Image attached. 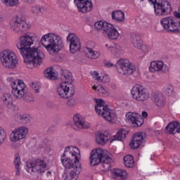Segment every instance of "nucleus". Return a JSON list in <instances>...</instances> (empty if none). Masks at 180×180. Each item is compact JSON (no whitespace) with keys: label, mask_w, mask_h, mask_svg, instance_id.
Instances as JSON below:
<instances>
[{"label":"nucleus","mask_w":180,"mask_h":180,"mask_svg":"<svg viewBox=\"0 0 180 180\" xmlns=\"http://www.w3.org/2000/svg\"><path fill=\"white\" fill-rule=\"evenodd\" d=\"M34 44L33 36L29 33L20 36L15 44L25 65L30 69L40 67L44 60V53L40 50V44Z\"/></svg>","instance_id":"obj_1"},{"label":"nucleus","mask_w":180,"mask_h":180,"mask_svg":"<svg viewBox=\"0 0 180 180\" xmlns=\"http://www.w3.org/2000/svg\"><path fill=\"white\" fill-rule=\"evenodd\" d=\"M79 160H81V151L78 147L70 146L65 148L63 154L60 156V162L65 169L69 170L63 174V180L78 179L82 171Z\"/></svg>","instance_id":"obj_2"},{"label":"nucleus","mask_w":180,"mask_h":180,"mask_svg":"<svg viewBox=\"0 0 180 180\" xmlns=\"http://www.w3.org/2000/svg\"><path fill=\"white\" fill-rule=\"evenodd\" d=\"M40 42L49 56H56L64 47L61 37L53 32H48L42 35Z\"/></svg>","instance_id":"obj_3"},{"label":"nucleus","mask_w":180,"mask_h":180,"mask_svg":"<svg viewBox=\"0 0 180 180\" xmlns=\"http://www.w3.org/2000/svg\"><path fill=\"white\" fill-rule=\"evenodd\" d=\"M95 111L100 117H103L110 123H115L117 121V115L116 112L106 105V103L102 98L95 99Z\"/></svg>","instance_id":"obj_4"},{"label":"nucleus","mask_w":180,"mask_h":180,"mask_svg":"<svg viewBox=\"0 0 180 180\" xmlns=\"http://www.w3.org/2000/svg\"><path fill=\"white\" fill-rule=\"evenodd\" d=\"M102 161H103L104 164H110L112 162V153L102 148H96L92 150L89 156L91 167H96Z\"/></svg>","instance_id":"obj_5"},{"label":"nucleus","mask_w":180,"mask_h":180,"mask_svg":"<svg viewBox=\"0 0 180 180\" xmlns=\"http://www.w3.org/2000/svg\"><path fill=\"white\" fill-rule=\"evenodd\" d=\"M104 65L108 68L115 67L117 72L121 75H131L136 72V66L127 58H120L115 65L111 62H105Z\"/></svg>","instance_id":"obj_6"},{"label":"nucleus","mask_w":180,"mask_h":180,"mask_svg":"<svg viewBox=\"0 0 180 180\" xmlns=\"http://www.w3.org/2000/svg\"><path fill=\"white\" fill-rule=\"evenodd\" d=\"M0 61L4 68L15 70L19 64L18 55L12 49H6L0 52Z\"/></svg>","instance_id":"obj_7"},{"label":"nucleus","mask_w":180,"mask_h":180,"mask_svg":"<svg viewBox=\"0 0 180 180\" xmlns=\"http://www.w3.org/2000/svg\"><path fill=\"white\" fill-rule=\"evenodd\" d=\"M150 5H153L155 16L163 17L171 15L172 5L167 0H148Z\"/></svg>","instance_id":"obj_8"},{"label":"nucleus","mask_w":180,"mask_h":180,"mask_svg":"<svg viewBox=\"0 0 180 180\" xmlns=\"http://www.w3.org/2000/svg\"><path fill=\"white\" fill-rule=\"evenodd\" d=\"M9 28L13 33L16 34H22L24 32H26L29 29V24L26 20H22L19 17L13 18L8 24Z\"/></svg>","instance_id":"obj_9"},{"label":"nucleus","mask_w":180,"mask_h":180,"mask_svg":"<svg viewBox=\"0 0 180 180\" xmlns=\"http://www.w3.org/2000/svg\"><path fill=\"white\" fill-rule=\"evenodd\" d=\"M25 169L29 174H44L47 171V163L44 160H37L35 162H28L26 164Z\"/></svg>","instance_id":"obj_10"},{"label":"nucleus","mask_w":180,"mask_h":180,"mask_svg":"<svg viewBox=\"0 0 180 180\" xmlns=\"http://www.w3.org/2000/svg\"><path fill=\"white\" fill-rule=\"evenodd\" d=\"M131 95L134 101L146 102L150 99V94L147 90L140 84H135L131 89Z\"/></svg>","instance_id":"obj_11"},{"label":"nucleus","mask_w":180,"mask_h":180,"mask_svg":"<svg viewBox=\"0 0 180 180\" xmlns=\"http://www.w3.org/2000/svg\"><path fill=\"white\" fill-rule=\"evenodd\" d=\"M27 134H29V128L27 127H18L11 131L9 135V140L11 143L15 144V143L25 140L27 137Z\"/></svg>","instance_id":"obj_12"},{"label":"nucleus","mask_w":180,"mask_h":180,"mask_svg":"<svg viewBox=\"0 0 180 180\" xmlns=\"http://www.w3.org/2000/svg\"><path fill=\"white\" fill-rule=\"evenodd\" d=\"M56 94L62 99H68L75 95V87L65 83H60L56 87Z\"/></svg>","instance_id":"obj_13"},{"label":"nucleus","mask_w":180,"mask_h":180,"mask_svg":"<svg viewBox=\"0 0 180 180\" xmlns=\"http://www.w3.org/2000/svg\"><path fill=\"white\" fill-rule=\"evenodd\" d=\"M148 71L150 74H157L162 72V74H167L169 72V66L161 60H152L148 66Z\"/></svg>","instance_id":"obj_14"},{"label":"nucleus","mask_w":180,"mask_h":180,"mask_svg":"<svg viewBox=\"0 0 180 180\" xmlns=\"http://www.w3.org/2000/svg\"><path fill=\"white\" fill-rule=\"evenodd\" d=\"M11 92L17 99H22L26 95V84L22 79H16L11 83Z\"/></svg>","instance_id":"obj_15"},{"label":"nucleus","mask_w":180,"mask_h":180,"mask_svg":"<svg viewBox=\"0 0 180 180\" xmlns=\"http://www.w3.org/2000/svg\"><path fill=\"white\" fill-rule=\"evenodd\" d=\"M67 42L69 44V50L72 54H75L81 50V39L77 34L70 33L67 37Z\"/></svg>","instance_id":"obj_16"},{"label":"nucleus","mask_w":180,"mask_h":180,"mask_svg":"<svg viewBox=\"0 0 180 180\" xmlns=\"http://www.w3.org/2000/svg\"><path fill=\"white\" fill-rule=\"evenodd\" d=\"M125 122L129 124H132L134 127H140L143 126L144 120L141 117V115L136 112H128L125 115Z\"/></svg>","instance_id":"obj_17"},{"label":"nucleus","mask_w":180,"mask_h":180,"mask_svg":"<svg viewBox=\"0 0 180 180\" xmlns=\"http://www.w3.org/2000/svg\"><path fill=\"white\" fill-rule=\"evenodd\" d=\"M95 141L98 146H106L108 143H113L112 136L105 131H98L95 134Z\"/></svg>","instance_id":"obj_18"},{"label":"nucleus","mask_w":180,"mask_h":180,"mask_svg":"<svg viewBox=\"0 0 180 180\" xmlns=\"http://www.w3.org/2000/svg\"><path fill=\"white\" fill-rule=\"evenodd\" d=\"M91 124L85 121V118L81 114H75L73 116L74 130H81L82 129H89Z\"/></svg>","instance_id":"obj_19"},{"label":"nucleus","mask_w":180,"mask_h":180,"mask_svg":"<svg viewBox=\"0 0 180 180\" xmlns=\"http://www.w3.org/2000/svg\"><path fill=\"white\" fill-rule=\"evenodd\" d=\"M78 12L82 13H88L91 12L94 8L92 0H75Z\"/></svg>","instance_id":"obj_20"},{"label":"nucleus","mask_w":180,"mask_h":180,"mask_svg":"<svg viewBox=\"0 0 180 180\" xmlns=\"http://www.w3.org/2000/svg\"><path fill=\"white\" fill-rule=\"evenodd\" d=\"M104 36L110 39V40H117L120 37V32L117 28L112 23L110 22L107 29L105 30Z\"/></svg>","instance_id":"obj_21"},{"label":"nucleus","mask_w":180,"mask_h":180,"mask_svg":"<svg viewBox=\"0 0 180 180\" xmlns=\"http://www.w3.org/2000/svg\"><path fill=\"white\" fill-rule=\"evenodd\" d=\"M143 141H144L143 134L141 132L136 133L133 135L129 147L132 150H136V148H139L143 144Z\"/></svg>","instance_id":"obj_22"},{"label":"nucleus","mask_w":180,"mask_h":180,"mask_svg":"<svg viewBox=\"0 0 180 180\" xmlns=\"http://www.w3.org/2000/svg\"><path fill=\"white\" fill-rule=\"evenodd\" d=\"M152 101H153L155 105L158 106V108H164L167 102L165 96H164L162 93L158 91L153 94Z\"/></svg>","instance_id":"obj_23"},{"label":"nucleus","mask_w":180,"mask_h":180,"mask_svg":"<svg viewBox=\"0 0 180 180\" xmlns=\"http://www.w3.org/2000/svg\"><path fill=\"white\" fill-rule=\"evenodd\" d=\"M127 134H129V130L126 128L120 129L117 133L111 136L113 141H124L126 140V137H127Z\"/></svg>","instance_id":"obj_24"},{"label":"nucleus","mask_w":180,"mask_h":180,"mask_svg":"<svg viewBox=\"0 0 180 180\" xmlns=\"http://www.w3.org/2000/svg\"><path fill=\"white\" fill-rule=\"evenodd\" d=\"M110 172L111 176L114 179H116L117 178H120L121 179L126 180L127 178H129V174L124 169H112L110 170Z\"/></svg>","instance_id":"obj_25"},{"label":"nucleus","mask_w":180,"mask_h":180,"mask_svg":"<svg viewBox=\"0 0 180 180\" xmlns=\"http://www.w3.org/2000/svg\"><path fill=\"white\" fill-rule=\"evenodd\" d=\"M132 44L136 47V49H139V50H142L144 53L148 51V46L144 44V42L139 36H135L133 37Z\"/></svg>","instance_id":"obj_26"},{"label":"nucleus","mask_w":180,"mask_h":180,"mask_svg":"<svg viewBox=\"0 0 180 180\" xmlns=\"http://www.w3.org/2000/svg\"><path fill=\"white\" fill-rule=\"evenodd\" d=\"M92 89L96 92L100 96H109L110 95V91L108 87H105L101 84H94L92 86Z\"/></svg>","instance_id":"obj_27"},{"label":"nucleus","mask_w":180,"mask_h":180,"mask_svg":"<svg viewBox=\"0 0 180 180\" xmlns=\"http://www.w3.org/2000/svg\"><path fill=\"white\" fill-rule=\"evenodd\" d=\"M166 133L169 134H175V133H180L179 123L176 121L170 122L165 129Z\"/></svg>","instance_id":"obj_28"},{"label":"nucleus","mask_w":180,"mask_h":180,"mask_svg":"<svg viewBox=\"0 0 180 180\" xmlns=\"http://www.w3.org/2000/svg\"><path fill=\"white\" fill-rule=\"evenodd\" d=\"M74 76H72V73L68 70H65L63 72V75L62 76V82L61 84H65L66 85H70V86H74Z\"/></svg>","instance_id":"obj_29"},{"label":"nucleus","mask_w":180,"mask_h":180,"mask_svg":"<svg viewBox=\"0 0 180 180\" xmlns=\"http://www.w3.org/2000/svg\"><path fill=\"white\" fill-rule=\"evenodd\" d=\"M111 18L112 20H115L118 23H122V22H124V19H126V15L124 12L117 10L112 12Z\"/></svg>","instance_id":"obj_30"},{"label":"nucleus","mask_w":180,"mask_h":180,"mask_svg":"<svg viewBox=\"0 0 180 180\" xmlns=\"http://www.w3.org/2000/svg\"><path fill=\"white\" fill-rule=\"evenodd\" d=\"M110 22H106L105 20H98L94 22V28L97 32H103L105 33V30L108 28L109 26Z\"/></svg>","instance_id":"obj_31"},{"label":"nucleus","mask_w":180,"mask_h":180,"mask_svg":"<svg viewBox=\"0 0 180 180\" xmlns=\"http://www.w3.org/2000/svg\"><path fill=\"white\" fill-rule=\"evenodd\" d=\"M86 56L91 60H96L101 57V53L97 51H94L91 48H86Z\"/></svg>","instance_id":"obj_32"},{"label":"nucleus","mask_w":180,"mask_h":180,"mask_svg":"<svg viewBox=\"0 0 180 180\" xmlns=\"http://www.w3.org/2000/svg\"><path fill=\"white\" fill-rule=\"evenodd\" d=\"M164 93L169 98H176V92H175V88L171 84H168L164 89Z\"/></svg>","instance_id":"obj_33"},{"label":"nucleus","mask_w":180,"mask_h":180,"mask_svg":"<svg viewBox=\"0 0 180 180\" xmlns=\"http://www.w3.org/2000/svg\"><path fill=\"white\" fill-rule=\"evenodd\" d=\"M124 53V48L120 44H115L114 50L112 52L113 58H119L122 54Z\"/></svg>","instance_id":"obj_34"},{"label":"nucleus","mask_w":180,"mask_h":180,"mask_svg":"<svg viewBox=\"0 0 180 180\" xmlns=\"http://www.w3.org/2000/svg\"><path fill=\"white\" fill-rule=\"evenodd\" d=\"M57 75H58V72H57L53 68H48L44 71V76L46 78H48V79H56Z\"/></svg>","instance_id":"obj_35"},{"label":"nucleus","mask_w":180,"mask_h":180,"mask_svg":"<svg viewBox=\"0 0 180 180\" xmlns=\"http://www.w3.org/2000/svg\"><path fill=\"white\" fill-rule=\"evenodd\" d=\"M124 164L127 168H133L136 165L134 158L131 155H126L124 157Z\"/></svg>","instance_id":"obj_36"},{"label":"nucleus","mask_w":180,"mask_h":180,"mask_svg":"<svg viewBox=\"0 0 180 180\" xmlns=\"http://www.w3.org/2000/svg\"><path fill=\"white\" fill-rule=\"evenodd\" d=\"M3 102L9 108L12 109L13 108V98H12V95L11 94H6L4 95L2 98Z\"/></svg>","instance_id":"obj_37"},{"label":"nucleus","mask_w":180,"mask_h":180,"mask_svg":"<svg viewBox=\"0 0 180 180\" xmlns=\"http://www.w3.org/2000/svg\"><path fill=\"white\" fill-rule=\"evenodd\" d=\"M1 2L3 5H5V6L13 8L20 5V0H1Z\"/></svg>","instance_id":"obj_38"},{"label":"nucleus","mask_w":180,"mask_h":180,"mask_svg":"<svg viewBox=\"0 0 180 180\" xmlns=\"http://www.w3.org/2000/svg\"><path fill=\"white\" fill-rule=\"evenodd\" d=\"M18 119L20 120L24 123H30L33 120V116L30 114H19L18 115Z\"/></svg>","instance_id":"obj_39"},{"label":"nucleus","mask_w":180,"mask_h":180,"mask_svg":"<svg viewBox=\"0 0 180 180\" xmlns=\"http://www.w3.org/2000/svg\"><path fill=\"white\" fill-rule=\"evenodd\" d=\"M14 165L16 169V174L19 175L20 169V156H19V155H15V156Z\"/></svg>","instance_id":"obj_40"},{"label":"nucleus","mask_w":180,"mask_h":180,"mask_svg":"<svg viewBox=\"0 0 180 180\" xmlns=\"http://www.w3.org/2000/svg\"><path fill=\"white\" fill-rule=\"evenodd\" d=\"M102 72L103 71H96V70H94L91 71L90 72L92 78H94V79H96V81H98V82H100L101 81V77H102Z\"/></svg>","instance_id":"obj_41"},{"label":"nucleus","mask_w":180,"mask_h":180,"mask_svg":"<svg viewBox=\"0 0 180 180\" xmlns=\"http://www.w3.org/2000/svg\"><path fill=\"white\" fill-rule=\"evenodd\" d=\"M30 86L31 88H32V89L34 90V92H36V94H39V92H40V88L41 86V84L39 82H32L30 84Z\"/></svg>","instance_id":"obj_42"},{"label":"nucleus","mask_w":180,"mask_h":180,"mask_svg":"<svg viewBox=\"0 0 180 180\" xmlns=\"http://www.w3.org/2000/svg\"><path fill=\"white\" fill-rule=\"evenodd\" d=\"M6 140V131L0 127V146Z\"/></svg>","instance_id":"obj_43"},{"label":"nucleus","mask_w":180,"mask_h":180,"mask_svg":"<svg viewBox=\"0 0 180 180\" xmlns=\"http://www.w3.org/2000/svg\"><path fill=\"white\" fill-rule=\"evenodd\" d=\"M109 81H110V78L109 77V76L106 73H105V72L103 71L102 73H101L100 82H103V84H106V82H109Z\"/></svg>","instance_id":"obj_44"},{"label":"nucleus","mask_w":180,"mask_h":180,"mask_svg":"<svg viewBox=\"0 0 180 180\" xmlns=\"http://www.w3.org/2000/svg\"><path fill=\"white\" fill-rule=\"evenodd\" d=\"M31 12L34 15H37V13H40V12H41V8L39 6H33L31 8Z\"/></svg>","instance_id":"obj_45"},{"label":"nucleus","mask_w":180,"mask_h":180,"mask_svg":"<svg viewBox=\"0 0 180 180\" xmlns=\"http://www.w3.org/2000/svg\"><path fill=\"white\" fill-rule=\"evenodd\" d=\"M104 48L105 49L106 51L111 53V56H113V51L115 50V46H113L110 44H105Z\"/></svg>","instance_id":"obj_46"},{"label":"nucleus","mask_w":180,"mask_h":180,"mask_svg":"<svg viewBox=\"0 0 180 180\" xmlns=\"http://www.w3.org/2000/svg\"><path fill=\"white\" fill-rule=\"evenodd\" d=\"M75 103H76L75 99H74V98H70L68 101V105L69 106H74V105H75Z\"/></svg>","instance_id":"obj_47"},{"label":"nucleus","mask_w":180,"mask_h":180,"mask_svg":"<svg viewBox=\"0 0 180 180\" xmlns=\"http://www.w3.org/2000/svg\"><path fill=\"white\" fill-rule=\"evenodd\" d=\"M25 101H27V102H33V97L30 95H28L25 98Z\"/></svg>","instance_id":"obj_48"},{"label":"nucleus","mask_w":180,"mask_h":180,"mask_svg":"<svg viewBox=\"0 0 180 180\" xmlns=\"http://www.w3.org/2000/svg\"><path fill=\"white\" fill-rule=\"evenodd\" d=\"M148 116V113H147V112H146V111H143L142 112V117H147Z\"/></svg>","instance_id":"obj_49"},{"label":"nucleus","mask_w":180,"mask_h":180,"mask_svg":"<svg viewBox=\"0 0 180 180\" xmlns=\"http://www.w3.org/2000/svg\"><path fill=\"white\" fill-rule=\"evenodd\" d=\"M35 0H24V2H26L27 4H33Z\"/></svg>","instance_id":"obj_50"},{"label":"nucleus","mask_w":180,"mask_h":180,"mask_svg":"<svg viewBox=\"0 0 180 180\" xmlns=\"http://www.w3.org/2000/svg\"><path fill=\"white\" fill-rule=\"evenodd\" d=\"M46 176L48 178H50V176H51V172L50 171H48L47 173H46Z\"/></svg>","instance_id":"obj_51"},{"label":"nucleus","mask_w":180,"mask_h":180,"mask_svg":"<svg viewBox=\"0 0 180 180\" xmlns=\"http://www.w3.org/2000/svg\"><path fill=\"white\" fill-rule=\"evenodd\" d=\"M2 20H4V18H2V16L0 15V22H1Z\"/></svg>","instance_id":"obj_52"},{"label":"nucleus","mask_w":180,"mask_h":180,"mask_svg":"<svg viewBox=\"0 0 180 180\" xmlns=\"http://www.w3.org/2000/svg\"><path fill=\"white\" fill-rule=\"evenodd\" d=\"M117 101H120V99H119V98H117Z\"/></svg>","instance_id":"obj_53"}]
</instances>
